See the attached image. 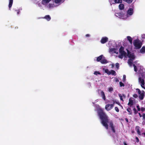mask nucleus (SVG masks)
<instances>
[{
	"label": "nucleus",
	"instance_id": "obj_19",
	"mask_svg": "<svg viewBox=\"0 0 145 145\" xmlns=\"http://www.w3.org/2000/svg\"><path fill=\"white\" fill-rule=\"evenodd\" d=\"M103 57V55H101L99 57H97V61L98 62H99L100 61H101L102 60Z\"/></svg>",
	"mask_w": 145,
	"mask_h": 145
},
{
	"label": "nucleus",
	"instance_id": "obj_33",
	"mask_svg": "<svg viewBox=\"0 0 145 145\" xmlns=\"http://www.w3.org/2000/svg\"><path fill=\"white\" fill-rule=\"evenodd\" d=\"M133 110L134 112V113L135 114H137V113H138V111H137L136 109L135 108H134L133 109Z\"/></svg>",
	"mask_w": 145,
	"mask_h": 145
},
{
	"label": "nucleus",
	"instance_id": "obj_28",
	"mask_svg": "<svg viewBox=\"0 0 145 145\" xmlns=\"http://www.w3.org/2000/svg\"><path fill=\"white\" fill-rule=\"evenodd\" d=\"M133 60H132L131 59H129L128 60V64L131 66V65L132 64V61Z\"/></svg>",
	"mask_w": 145,
	"mask_h": 145
},
{
	"label": "nucleus",
	"instance_id": "obj_42",
	"mask_svg": "<svg viewBox=\"0 0 145 145\" xmlns=\"http://www.w3.org/2000/svg\"><path fill=\"white\" fill-rule=\"evenodd\" d=\"M143 119L145 121V113H143L142 116Z\"/></svg>",
	"mask_w": 145,
	"mask_h": 145
},
{
	"label": "nucleus",
	"instance_id": "obj_37",
	"mask_svg": "<svg viewBox=\"0 0 145 145\" xmlns=\"http://www.w3.org/2000/svg\"><path fill=\"white\" fill-rule=\"evenodd\" d=\"M126 76L125 75H124L123 76V81L124 82L125 81Z\"/></svg>",
	"mask_w": 145,
	"mask_h": 145
},
{
	"label": "nucleus",
	"instance_id": "obj_24",
	"mask_svg": "<svg viewBox=\"0 0 145 145\" xmlns=\"http://www.w3.org/2000/svg\"><path fill=\"white\" fill-rule=\"evenodd\" d=\"M127 110L129 113V114L131 115L132 114V110L131 108H128L127 109Z\"/></svg>",
	"mask_w": 145,
	"mask_h": 145
},
{
	"label": "nucleus",
	"instance_id": "obj_45",
	"mask_svg": "<svg viewBox=\"0 0 145 145\" xmlns=\"http://www.w3.org/2000/svg\"><path fill=\"white\" fill-rule=\"evenodd\" d=\"M141 37L142 39H145V34H143L141 36Z\"/></svg>",
	"mask_w": 145,
	"mask_h": 145
},
{
	"label": "nucleus",
	"instance_id": "obj_38",
	"mask_svg": "<svg viewBox=\"0 0 145 145\" xmlns=\"http://www.w3.org/2000/svg\"><path fill=\"white\" fill-rule=\"evenodd\" d=\"M136 90L138 91V92L139 94H140L141 93V91L139 89L137 88L136 89Z\"/></svg>",
	"mask_w": 145,
	"mask_h": 145
},
{
	"label": "nucleus",
	"instance_id": "obj_15",
	"mask_svg": "<svg viewBox=\"0 0 145 145\" xmlns=\"http://www.w3.org/2000/svg\"><path fill=\"white\" fill-rule=\"evenodd\" d=\"M140 52L142 54L145 53V46H143L140 50Z\"/></svg>",
	"mask_w": 145,
	"mask_h": 145
},
{
	"label": "nucleus",
	"instance_id": "obj_30",
	"mask_svg": "<svg viewBox=\"0 0 145 145\" xmlns=\"http://www.w3.org/2000/svg\"><path fill=\"white\" fill-rule=\"evenodd\" d=\"M133 65L134 67V71L136 72H137V67L134 64H133Z\"/></svg>",
	"mask_w": 145,
	"mask_h": 145
},
{
	"label": "nucleus",
	"instance_id": "obj_51",
	"mask_svg": "<svg viewBox=\"0 0 145 145\" xmlns=\"http://www.w3.org/2000/svg\"><path fill=\"white\" fill-rule=\"evenodd\" d=\"M142 134L144 135V136H145V132L144 133H142Z\"/></svg>",
	"mask_w": 145,
	"mask_h": 145
},
{
	"label": "nucleus",
	"instance_id": "obj_2",
	"mask_svg": "<svg viewBox=\"0 0 145 145\" xmlns=\"http://www.w3.org/2000/svg\"><path fill=\"white\" fill-rule=\"evenodd\" d=\"M133 44L135 46V49L136 50L140 48L142 44L141 41L137 39L134 40Z\"/></svg>",
	"mask_w": 145,
	"mask_h": 145
},
{
	"label": "nucleus",
	"instance_id": "obj_10",
	"mask_svg": "<svg viewBox=\"0 0 145 145\" xmlns=\"http://www.w3.org/2000/svg\"><path fill=\"white\" fill-rule=\"evenodd\" d=\"M128 105L130 107H131L133 105V100L131 99V98H130L129 99V102Z\"/></svg>",
	"mask_w": 145,
	"mask_h": 145
},
{
	"label": "nucleus",
	"instance_id": "obj_27",
	"mask_svg": "<svg viewBox=\"0 0 145 145\" xmlns=\"http://www.w3.org/2000/svg\"><path fill=\"white\" fill-rule=\"evenodd\" d=\"M141 86L142 88H144L145 89V88L143 86L144 85V81L143 80H142L141 81Z\"/></svg>",
	"mask_w": 145,
	"mask_h": 145
},
{
	"label": "nucleus",
	"instance_id": "obj_31",
	"mask_svg": "<svg viewBox=\"0 0 145 145\" xmlns=\"http://www.w3.org/2000/svg\"><path fill=\"white\" fill-rule=\"evenodd\" d=\"M105 72L108 74V75H109V73L110 72V71H109V70L107 69H106L105 70Z\"/></svg>",
	"mask_w": 145,
	"mask_h": 145
},
{
	"label": "nucleus",
	"instance_id": "obj_5",
	"mask_svg": "<svg viewBox=\"0 0 145 145\" xmlns=\"http://www.w3.org/2000/svg\"><path fill=\"white\" fill-rule=\"evenodd\" d=\"M127 56L130 58V59H131L132 60H134L135 59V56L133 53H131V52L127 49Z\"/></svg>",
	"mask_w": 145,
	"mask_h": 145
},
{
	"label": "nucleus",
	"instance_id": "obj_39",
	"mask_svg": "<svg viewBox=\"0 0 145 145\" xmlns=\"http://www.w3.org/2000/svg\"><path fill=\"white\" fill-rule=\"evenodd\" d=\"M133 96L135 98H137L138 96L137 95V94H133Z\"/></svg>",
	"mask_w": 145,
	"mask_h": 145
},
{
	"label": "nucleus",
	"instance_id": "obj_36",
	"mask_svg": "<svg viewBox=\"0 0 145 145\" xmlns=\"http://www.w3.org/2000/svg\"><path fill=\"white\" fill-rule=\"evenodd\" d=\"M115 110L117 112H119V109L117 107H115Z\"/></svg>",
	"mask_w": 145,
	"mask_h": 145
},
{
	"label": "nucleus",
	"instance_id": "obj_25",
	"mask_svg": "<svg viewBox=\"0 0 145 145\" xmlns=\"http://www.w3.org/2000/svg\"><path fill=\"white\" fill-rule=\"evenodd\" d=\"M114 1L116 3H121L122 2V0H114Z\"/></svg>",
	"mask_w": 145,
	"mask_h": 145
},
{
	"label": "nucleus",
	"instance_id": "obj_49",
	"mask_svg": "<svg viewBox=\"0 0 145 145\" xmlns=\"http://www.w3.org/2000/svg\"><path fill=\"white\" fill-rule=\"evenodd\" d=\"M131 133H135V131L134 130H132L131 131Z\"/></svg>",
	"mask_w": 145,
	"mask_h": 145
},
{
	"label": "nucleus",
	"instance_id": "obj_35",
	"mask_svg": "<svg viewBox=\"0 0 145 145\" xmlns=\"http://www.w3.org/2000/svg\"><path fill=\"white\" fill-rule=\"evenodd\" d=\"M118 95L120 98V100L121 101H123V99L122 98V96L121 95V94H118Z\"/></svg>",
	"mask_w": 145,
	"mask_h": 145
},
{
	"label": "nucleus",
	"instance_id": "obj_57",
	"mask_svg": "<svg viewBox=\"0 0 145 145\" xmlns=\"http://www.w3.org/2000/svg\"><path fill=\"white\" fill-rule=\"evenodd\" d=\"M123 96H124V97L125 96V95H123Z\"/></svg>",
	"mask_w": 145,
	"mask_h": 145
},
{
	"label": "nucleus",
	"instance_id": "obj_47",
	"mask_svg": "<svg viewBox=\"0 0 145 145\" xmlns=\"http://www.w3.org/2000/svg\"><path fill=\"white\" fill-rule=\"evenodd\" d=\"M125 120L128 123L129 122V120L127 118H125Z\"/></svg>",
	"mask_w": 145,
	"mask_h": 145
},
{
	"label": "nucleus",
	"instance_id": "obj_44",
	"mask_svg": "<svg viewBox=\"0 0 145 145\" xmlns=\"http://www.w3.org/2000/svg\"><path fill=\"white\" fill-rule=\"evenodd\" d=\"M137 108L138 110V111H140V108L139 107V105H137Z\"/></svg>",
	"mask_w": 145,
	"mask_h": 145
},
{
	"label": "nucleus",
	"instance_id": "obj_34",
	"mask_svg": "<svg viewBox=\"0 0 145 145\" xmlns=\"http://www.w3.org/2000/svg\"><path fill=\"white\" fill-rule=\"evenodd\" d=\"M120 87L124 86V84L121 82H120L119 83Z\"/></svg>",
	"mask_w": 145,
	"mask_h": 145
},
{
	"label": "nucleus",
	"instance_id": "obj_20",
	"mask_svg": "<svg viewBox=\"0 0 145 145\" xmlns=\"http://www.w3.org/2000/svg\"><path fill=\"white\" fill-rule=\"evenodd\" d=\"M101 95L103 99L104 100H105L106 98H105V94L104 93V92L103 91H101Z\"/></svg>",
	"mask_w": 145,
	"mask_h": 145
},
{
	"label": "nucleus",
	"instance_id": "obj_13",
	"mask_svg": "<svg viewBox=\"0 0 145 145\" xmlns=\"http://www.w3.org/2000/svg\"><path fill=\"white\" fill-rule=\"evenodd\" d=\"M144 91H143L142 93H141L140 94H139V98L140 100H142L143 99L144 97Z\"/></svg>",
	"mask_w": 145,
	"mask_h": 145
},
{
	"label": "nucleus",
	"instance_id": "obj_43",
	"mask_svg": "<svg viewBox=\"0 0 145 145\" xmlns=\"http://www.w3.org/2000/svg\"><path fill=\"white\" fill-rule=\"evenodd\" d=\"M135 139L136 140V142H139V140L138 138L137 137H136L135 138Z\"/></svg>",
	"mask_w": 145,
	"mask_h": 145
},
{
	"label": "nucleus",
	"instance_id": "obj_40",
	"mask_svg": "<svg viewBox=\"0 0 145 145\" xmlns=\"http://www.w3.org/2000/svg\"><path fill=\"white\" fill-rule=\"evenodd\" d=\"M141 110L142 112H144L145 110V108L144 107H141Z\"/></svg>",
	"mask_w": 145,
	"mask_h": 145
},
{
	"label": "nucleus",
	"instance_id": "obj_52",
	"mask_svg": "<svg viewBox=\"0 0 145 145\" xmlns=\"http://www.w3.org/2000/svg\"><path fill=\"white\" fill-rule=\"evenodd\" d=\"M19 11H18L17 12V14H18L19 13Z\"/></svg>",
	"mask_w": 145,
	"mask_h": 145
},
{
	"label": "nucleus",
	"instance_id": "obj_46",
	"mask_svg": "<svg viewBox=\"0 0 145 145\" xmlns=\"http://www.w3.org/2000/svg\"><path fill=\"white\" fill-rule=\"evenodd\" d=\"M90 35L89 34H87L86 35V37H90Z\"/></svg>",
	"mask_w": 145,
	"mask_h": 145
},
{
	"label": "nucleus",
	"instance_id": "obj_3",
	"mask_svg": "<svg viewBox=\"0 0 145 145\" xmlns=\"http://www.w3.org/2000/svg\"><path fill=\"white\" fill-rule=\"evenodd\" d=\"M124 48L122 46L119 49V53L120 54L118 57L122 59L123 56L126 57L127 56L126 53L124 51Z\"/></svg>",
	"mask_w": 145,
	"mask_h": 145
},
{
	"label": "nucleus",
	"instance_id": "obj_29",
	"mask_svg": "<svg viewBox=\"0 0 145 145\" xmlns=\"http://www.w3.org/2000/svg\"><path fill=\"white\" fill-rule=\"evenodd\" d=\"M94 74L96 75H97L98 74H101V73L97 71H95Z\"/></svg>",
	"mask_w": 145,
	"mask_h": 145
},
{
	"label": "nucleus",
	"instance_id": "obj_26",
	"mask_svg": "<svg viewBox=\"0 0 145 145\" xmlns=\"http://www.w3.org/2000/svg\"><path fill=\"white\" fill-rule=\"evenodd\" d=\"M123 1L128 3L130 4L132 3L133 0H123Z\"/></svg>",
	"mask_w": 145,
	"mask_h": 145
},
{
	"label": "nucleus",
	"instance_id": "obj_16",
	"mask_svg": "<svg viewBox=\"0 0 145 145\" xmlns=\"http://www.w3.org/2000/svg\"><path fill=\"white\" fill-rule=\"evenodd\" d=\"M119 7L120 10H122L124 8V5L123 4L120 3L119 5Z\"/></svg>",
	"mask_w": 145,
	"mask_h": 145
},
{
	"label": "nucleus",
	"instance_id": "obj_11",
	"mask_svg": "<svg viewBox=\"0 0 145 145\" xmlns=\"http://www.w3.org/2000/svg\"><path fill=\"white\" fill-rule=\"evenodd\" d=\"M51 0H42V3L45 5H47V3H48Z\"/></svg>",
	"mask_w": 145,
	"mask_h": 145
},
{
	"label": "nucleus",
	"instance_id": "obj_14",
	"mask_svg": "<svg viewBox=\"0 0 145 145\" xmlns=\"http://www.w3.org/2000/svg\"><path fill=\"white\" fill-rule=\"evenodd\" d=\"M13 3V0H9V3L8 5L9 9L10 10Z\"/></svg>",
	"mask_w": 145,
	"mask_h": 145
},
{
	"label": "nucleus",
	"instance_id": "obj_50",
	"mask_svg": "<svg viewBox=\"0 0 145 145\" xmlns=\"http://www.w3.org/2000/svg\"><path fill=\"white\" fill-rule=\"evenodd\" d=\"M123 144L124 145H127V143L125 142H124Z\"/></svg>",
	"mask_w": 145,
	"mask_h": 145
},
{
	"label": "nucleus",
	"instance_id": "obj_54",
	"mask_svg": "<svg viewBox=\"0 0 145 145\" xmlns=\"http://www.w3.org/2000/svg\"><path fill=\"white\" fill-rule=\"evenodd\" d=\"M37 4L39 5H40V3H39V2H37Z\"/></svg>",
	"mask_w": 145,
	"mask_h": 145
},
{
	"label": "nucleus",
	"instance_id": "obj_22",
	"mask_svg": "<svg viewBox=\"0 0 145 145\" xmlns=\"http://www.w3.org/2000/svg\"><path fill=\"white\" fill-rule=\"evenodd\" d=\"M110 74L115 76L116 75V72L114 70H112L110 71L109 75Z\"/></svg>",
	"mask_w": 145,
	"mask_h": 145
},
{
	"label": "nucleus",
	"instance_id": "obj_9",
	"mask_svg": "<svg viewBox=\"0 0 145 145\" xmlns=\"http://www.w3.org/2000/svg\"><path fill=\"white\" fill-rule=\"evenodd\" d=\"M108 40V38L107 37H103L101 40V42L102 44H103L107 42Z\"/></svg>",
	"mask_w": 145,
	"mask_h": 145
},
{
	"label": "nucleus",
	"instance_id": "obj_17",
	"mask_svg": "<svg viewBox=\"0 0 145 145\" xmlns=\"http://www.w3.org/2000/svg\"><path fill=\"white\" fill-rule=\"evenodd\" d=\"M46 19L47 21H49L51 20V17L49 15L45 16L43 18Z\"/></svg>",
	"mask_w": 145,
	"mask_h": 145
},
{
	"label": "nucleus",
	"instance_id": "obj_6",
	"mask_svg": "<svg viewBox=\"0 0 145 145\" xmlns=\"http://www.w3.org/2000/svg\"><path fill=\"white\" fill-rule=\"evenodd\" d=\"M115 103L111 104H107L105 105V109L109 111L111 110L114 106Z\"/></svg>",
	"mask_w": 145,
	"mask_h": 145
},
{
	"label": "nucleus",
	"instance_id": "obj_4",
	"mask_svg": "<svg viewBox=\"0 0 145 145\" xmlns=\"http://www.w3.org/2000/svg\"><path fill=\"white\" fill-rule=\"evenodd\" d=\"M116 15L119 18L123 19H125L128 17V16L126 15L125 14L123 13L122 12L116 13Z\"/></svg>",
	"mask_w": 145,
	"mask_h": 145
},
{
	"label": "nucleus",
	"instance_id": "obj_7",
	"mask_svg": "<svg viewBox=\"0 0 145 145\" xmlns=\"http://www.w3.org/2000/svg\"><path fill=\"white\" fill-rule=\"evenodd\" d=\"M109 125L111 129L114 133L116 132V130L115 129V126L114 125L112 121H110L109 122Z\"/></svg>",
	"mask_w": 145,
	"mask_h": 145
},
{
	"label": "nucleus",
	"instance_id": "obj_18",
	"mask_svg": "<svg viewBox=\"0 0 145 145\" xmlns=\"http://www.w3.org/2000/svg\"><path fill=\"white\" fill-rule=\"evenodd\" d=\"M127 40L130 43L132 44V38L130 36H128L127 37Z\"/></svg>",
	"mask_w": 145,
	"mask_h": 145
},
{
	"label": "nucleus",
	"instance_id": "obj_56",
	"mask_svg": "<svg viewBox=\"0 0 145 145\" xmlns=\"http://www.w3.org/2000/svg\"><path fill=\"white\" fill-rule=\"evenodd\" d=\"M110 108V106H108V108Z\"/></svg>",
	"mask_w": 145,
	"mask_h": 145
},
{
	"label": "nucleus",
	"instance_id": "obj_55",
	"mask_svg": "<svg viewBox=\"0 0 145 145\" xmlns=\"http://www.w3.org/2000/svg\"><path fill=\"white\" fill-rule=\"evenodd\" d=\"M114 67V65L113 64H112V67Z\"/></svg>",
	"mask_w": 145,
	"mask_h": 145
},
{
	"label": "nucleus",
	"instance_id": "obj_48",
	"mask_svg": "<svg viewBox=\"0 0 145 145\" xmlns=\"http://www.w3.org/2000/svg\"><path fill=\"white\" fill-rule=\"evenodd\" d=\"M138 114L140 117H141L142 116V115L140 114V113H138Z\"/></svg>",
	"mask_w": 145,
	"mask_h": 145
},
{
	"label": "nucleus",
	"instance_id": "obj_1",
	"mask_svg": "<svg viewBox=\"0 0 145 145\" xmlns=\"http://www.w3.org/2000/svg\"><path fill=\"white\" fill-rule=\"evenodd\" d=\"M97 112L101 120V123L105 127L106 129H108V123L109 121L108 117L101 108H100L98 109Z\"/></svg>",
	"mask_w": 145,
	"mask_h": 145
},
{
	"label": "nucleus",
	"instance_id": "obj_12",
	"mask_svg": "<svg viewBox=\"0 0 145 145\" xmlns=\"http://www.w3.org/2000/svg\"><path fill=\"white\" fill-rule=\"evenodd\" d=\"M140 127L138 126H137L135 127V130L137 131V134L140 135H141L140 132Z\"/></svg>",
	"mask_w": 145,
	"mask_h": 145
},
{
	"label": "nucleus",
	"instance_id": "obj_53",
	"mask_svg": "<svg viewBox=\"0 0 145 145\" xmlns=\"http://www.w3.org/2000/svg\"><path fill=\"white\" fill-rule=\"evenodd\" d=\"M116 82H118V81H119V80H118V79H116Z\"/></svg>",
	"mask_w": 145,
	"mask_h": 145
},
{
	"label": "nucleus",
	"instance_id": "obj_8",
	"mask_svg": "<svg viewBox=\"0 0 145 145\" xmlns=\"http://www.w3.org/2000/svg\"><path fill=\"white\" fill-rule=\"evenodd\" d=\"M133 13V9L132 8H129L128 10L127 14H125L126 15H127L128 16V17L129 16H131L132 15Z\"/></svg>",
	"mask_w": 145,
	"mask_h": 145
},
{
	"label": "nucleus",
	"instance_id": "obj_21",
	"mask_svg": "<svg viewBox=\"0 0 145 145\" xmlns=\"http://www.w3.org/2000/svg\"><path fill=\"white\" fill-rule=\"evenodd\" d=\"M100 62L102 64H106L108 63V62L107 60L105 59H103Z\"/></svg>",
	"mask_w": 145,
	"mask_h": 145
},
{
	"label": "nucleus",
	"instance_id": "obj_32",
	"mask_svg": "<svg viewBox=\"0 0 145 145\" xmlns=\"http://www.w3.org/2000/svg\"><path fill=\"white\" fill-rule=\"evenodd\" d=\"M113 90V88L112 87H111L108 88V91L110 92H111Z\"/></svg>",
	"mask_w": 145,
	"mask_h": 145
},
{
	"label": "nucleus",
	"instance_id": "obj_23",
	"mask_svg": "<svg viewBox=\"0 0 145 145\" xmlns=\"http://www.w3.org/2000/svg\"><path fill=\"white\" fill-rule=\"evenodd\" d=\"M62 1V0H54V2L57 4L59 5L61 4Z\"/></svg>",
	"mask_w": 145,
	"mask_h": 145
},
{
	"label": "nucleus",
	"instance_id": "obj_41",
	"mask_svg": "<svg viewBox=\"0 0 145 145\" xmlns=\"http://www.w3.org/2000/svg\"><path fill=\"white\" fill-rule=\"evenodd\" d=\"M116 67L117 68H119V63H116Z\"/></svg>",
	"mask_w": 145,
	"mask_h": 145
},
{
	"label": "nucleus",
	"instance_id": "obj_58",
	"mask_svg": "<svg viewBox=\"0 0 145 145\" xmlns=\"http://www.w3.org/2000/svg\"><path fill=\"white\" fill-rule=\"evenodd\" d=\"M116 103H117V104H118V103L117 102H116Z\"/></svg>",
	"mask_w": 145,
	"mask_h": 145
}]
</instances>
